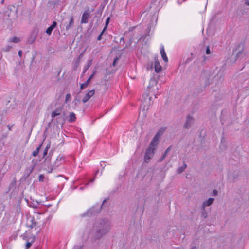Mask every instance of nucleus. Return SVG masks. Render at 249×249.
Wrapping results in <instances>:
<instances>
[{"mask_svg": "<svg viewBox=\"0 0 249 249\" xmlns=\"http://www.w3.org/2000/svg\"><path fill=\"white\" fill-rule=\"evenodd\" d=\"M154 151L155 150L152 149V148L148 147V148L146 150L144 158V160L145 162L148 163L149 162L151 159L154 156Z\"/></svg>", "mask_w": 249, "mask_h": 249, "instance_id": "39448f33", "label": "nucleus"}, {"mask_svg": "<svg viewBox=\"0 0 249 249\" xmlns=\"http://www.w3.org/2000/svg\"><path fill=\"white\" fill-rule=\"evenodd\" d=\"M7 127L9 130H11V126L9 124L8 125Z\"/></svg>", "mask_w": 249, "mask_h": 249, "instance_id": "a19ab883", "label": "nucleus"}, {"mask_svg": "<svg viewBox=\"0 0 249 249\" xmlns=\"http://www.w3.org/2000/svg\"><path fill=\"white\" fill-rule=\"evenodd\" d=\"M204 216L205 218H206L207 215L205 214H204Z\"/></svg>", "mask_w": 249, "mask_h": 249, "instance_id": "c03bdc74", "label": "nucleus"}, {"mask_svg": "<svg viewBox=\"0 0 249 249\" xmlns=\"http://www.w3.org/2000/svg\"><path fill=\"white\" fill-rule=\"evenodd\" d=\"M4 1V0H2L1 1V3H3Z\"/></svg>", "mask_w": 249, "mask_h": 249, "instance_id": "37998d69", "label": "nucleus"}, {"mask_svg": "<svg viewBox=\"0 0 249 249\" xmlns=\"http://www.w3.org/2000/svg\"><path fill=\"white\" fill-rule=\"evenodd\" d=\"M49 148V146L46 147V148L44 149L43 152V157H45L47 154Z\"/></svg>", "mask_w": 249, "mask_h": 249, "instance_id": "c756f323", "label": "nucleus"}, {"mask_svg": "<svg viewBox=\"0 0 249 249\" xmlns=\"http://www.w3.org/2000/svg\"><path fill=\"white\" fill-rule=\"evenodd\" d=\"M83 55V53H82L80 54V55H79V56L78 58H79V59H80V58L82 57Z\"/></svg>", "mask_w": 249, "mask_h": 249, "instance_id": "ea45409f", "label": "nucleus"}, {"mask_svg": "<svg viewBox=\"0 0 249 249\" xmlns=\"http://www.w3.org/2000/svg\"><path fill=\"white\" fill-rule=\"evenodd\" d=\"M76 117L75 113L71 112L70 114L69 121L70 122H73L76 120Z\"/></svg>", "mask_w": 249, "mask_h": 249, "instance_id": "a211bd4d", "label": "nucleus"}, {"mask_svg": "<svg viewBox=\"0 0 249 249\" xmlns=\"http://www.w3.org/2000/svg\"><path fill=\"white\" fill-rule=\"evenodd\" d=\"M186 167H187L186 164L185 163H184L182 166H181L177 169V173L178 174L181 173L182 172H183L184 171V170L186 169Z\"/></svg>", "mask_w": 249, "mask_h": 249, "instance_id": "6ab92c4d", "label": "nucleus"}, {"mask_svg": "<svg viewBox=\"0 0 249 249\" xmlns=\"http://www.w3.org/2000/svg\"><path fill=\"white\" fill-rule=\"evenodd\" d=\"M71 96L70 94H67L66 96L65 102H67L71 98Z\"/></svg>", "mask_w": 249, "mask_h": 249, "instance_id": "2f4dec72", "label": "nucleus"}, {"mask_svg": "<svg viewBox=\"0 0 249 249\" xmlns=\"http://www.w3.org/2000/svg\"><path fill=\"white\" fill-rule=\"evenodd\" d=\"M109 21H110V17H108L106 19L105 26L103 29V32H105V30H106V29L109 24Z\"/></svg>", "mask_w": 249, "mask_h": 249, "instance_id": "393cba45", "label": "nucleus"}, {"mask_svg": "<svg viewBox=\"0 0 249 249\" xmlns=\"http://www.w3.org/2000/svg\"><path fill=\"white\" fill-rule=\"evenodd\" d=\"M56 25H57L56 22L53 21V24L46 29V33L48 35H50L52 32V31L56 26Z\"/></svg>", "mask_w": 249, "mask_h": 249, "instance_id": "f8f14e48", "label": "nucleus"}, {"mask_svg": "<svg viewBox=\"0 0 249 249\" xmlns=\"http://www.w3.org/2000/svg\"><path fill=\"white\" fill-rule=\"evenodd\" d=\"M110 229V225L108 223H104L103 225L100 224L99 229L96 231V238H100L102 236L107 233Z\"/></svg>", "mask_w": 249, "mask_h": 249, "instance_id": "7ed1b4c3", "label": "nucleus"}, {"mask_svg": "<svg viewBox=\"0 0 249 249\" xmlns=\"http://www.w3.org/2000/svg\"><path fill=\"white\" fill-rule=\"evenodd\" d=\"M32 237H35V236L31 234L30 232L27 231H26V232L22 235L23 240H25L26 241H30V238Z\"/></svg>", "mask_w": 249, "mask_h": 249, "instance_id": "1a4fd4ad", "label": "nucleus"}, {"mask_svg": "<svg viewBox=\"0 0 249 249\" xmlns=\"http://www.w3.org/2000/svg\"><path fill=\"white\" fill-rule=\"evenodd\" d=\"M213 195H214V196L216 195H217V190H214L213 191Z\"/></svg>", "mask_w": 249, "mask_h": 249, "instance_id": "4c0bfd02", "label": "nucleus"}, {"mask_svg": "<svg viewBox=\"0 0 249 249\" xmlns=\"http://www.w3.org/2000/svg\"><path fill=\"white\" fill-rule=\"evenodd\" d=\"M26 225L31 229H34L35 230H37V233L39 232L40 230V226L38 225V223L37 222L35 221L33 217L30 216L27 218Z\"/></svg>", "mask_w": 249, "mask_h": 249, "instance_id": "20e7f679", "label": "nucleus"}, {"mask_svg": "<svg viewBox=\"0 0 249 249\" xmlns=\"http://www.w3.org/2000/svg\"><path fill=\"white\" fill-rule=\"evenodd\" d=\"M73 23V19L71 18L70 21L69 25L66 26V29H69Z\"/></svg>", "mask_w": 249, "mask_h": 249, "instance_id": "cd10ccee", "label": "nucleus"}, {"mask_svg": "<svg viewBox=\"0 0 249 249\" xmlns=\"http://www.w3.org/2000/svg\"><path fill=\"white\" fill-rule=\"evenodd\" d=\"M245 4L246 5L249 6V0H246Z\"/></svg>", "mask_w": 249, "mask_h": 249, "instance_id": "e433bc0d", "label": "nucleus"}, {"mask_svg": "<svg viewBox=\"0 0 249 249\" xmlns=\"http://www.w3.org/2000/svg\"><path fill=\"white\" fill-rule=\"evenodd\" d=\"M88 17H82L81 19V23H86L88 22Z\"/></svg>", "mask_w": 249, "mask_h": 249, "instance_id": "a878e982", "label": "nucleus"}, {"mask_svg": "<svg viewBox=\"0 0 249 249\" xmlns=\"http://www.w3.org/2000/svg\"><path fill=\"white\" fill-rule=\"evenodd\" d=\"M104 32H103V30L102 32L101 33V34L98 36L97 39L98 40H100L102 39V35L103 34Z\"/></svg>", "mask_w": 249, "mask_h": 249, "instance_id": "72a5a7b5", "label": "nucleus"}, {"mask_svg": "<svg viewBox=\"0 0 249 249\" xmlns=\"http://www.w3.org/2000/svg\"><path fill=\"white\" fill-rule=\"evenodd\" d=\"M18 54L20 57H21L22 54V51L21 50H19L18 52Z\"/></svg>", "mask_w": 249, "mask_h": 249, "instance_id": "f704fd0d", "label": "nucleus"}, {"mask_svg": "<svg viewBox=\"0 0 249 249\" xmlns=\"http://www.w3.org/2000/svg\"><path fill=\"white\" fill-rule=\"evenodd\" d=\"M36 36H31V37L28 39L27 42L29 44H32L36 40Z\"/></svg>", "mask_w": 249, "mask_h": 249, "instance_id": "5701e85b", "label": "nucleus"}, {"mask_svg": "<svg viewBox=\"0 0 249 249\" xmlns=\"http://www.w3.org/2000/svg\"><path fill=\"white\" fill-rule=\"evenodd\" d=\"M13 46L11 45H8L6 46L4 48H3V51L4 52H9L12 48Z\"/></svg>", "mask_w": 249, "mask_h": 249, "instance_id": "b1692460", "label": "nucleus"}, {"mask_svg": "<svg viewBox=\"0 0 249 249\" xmlns=\"http://www.w3.org/2000/svg\"><path fill=\"white\" fill-rule=\"evenodd\" d=\"M160 8L161 3L160 0H154L150 3L149 7L144 11L143 14L145 13V16L158 15Z\"/></svg>", "mask_w": 249, "mask_h": 249, "instance_id": "f257e3e1", "label": "nucleus"}, {"mask_svg": "<svg viewBox=\"0 0 249 249\" xmlns=\"http://www.w3.org/2000/svg\"><path fill=\"white\" fill-rule=\"evenodd\" d=\"M44 176L43 175H40L38 177V180L39 181H43Z\"/></svg>", "mask_w": 249, "mask_h": 249, "instance_id": "7c9ffc66", "label": "nucleus"}, {"mask_svg": "<svg viewBox=\"0 0 249 249\" xmlns=\"http://www.w3.org/2000/svg\"><path fill=\"white\" fill-rule=\"evenodd\" d=\"M21 41V39L19 37H18L16 36H14L11 37L8 40L9 43H18Z\"/></svg>", "mask_w": 249, "mask_h": 249, "instance_id": "dca6fc26", "label": "nucleus"}, {"mask_svg": "<svg viewBox=\"0 0 249 249\" xmlns=\"http://www.w3.org/2000/svg\"><path fill=\"white\" fill-rule=\"evenodd\" d=\"M73 249H81V247H80V246L75 247Z\"/></svg>", "mask_w": 249, "mask_h": 249, "instance_id": "58836bf2", "label": "nucleus"}, {"mask_svg": "<svg viewBox=\"0 0 249 249\" xmlns=\"http://www.w3.org/2000/svg\"><path fill=\"white\" fill-rule=\"evenodd\" d=\"M164 130V129L161 128L157 132L154 137L152 140L148 147L152 148V149L154 150H155L159 143L160 138L162 135Z\"/></svg>", "mask_w": 249, "mask_h": 249, "instance_id": "f03ea898", "label": "nucleus"}, {"mask_svg": "<svg viewBox=\"0 0 249 249\" xmlns=\"http://www.w3.org/2000/svg\"><path fill=\"white\" fill-rule=\"evenodd\" d=\"M36 237H32L30 238V241H26L27 243L25 245V249H29V248L32 246V244L35 242Z\"/></svg>", "mask_w": 249, "mask_h": 249, "instance_id": "f3484780", "label": "nucleus"}, {"mask_svg": "<svg viewBox=\"0 0 249 249\" xmlns=\"http://www.w3.org/2000/svg\"><path fill=\"white\" fill-rule=\"evenodd\" d=\"M143 102L145 105H149L151 104V97H149L148 95L145 94L143 95Z\"/></svg>", "mask_w": 249, "mask_h": 249, "instance_id": "2eb2a0df", "label": "nucleus"}, {"mask_svg": "<svg viewBox=\"0 0 249 249\" xmlns=\"http://www.w3.org/2000/svg\"><path fill=\"white\" fill-rule=\"evenodd\" d=\"M194 119L190 115H188L187 117V120L184 125V127L186 128H189L191 127V125L194 123Z\"/></svg>", "mask_w": 249, "mask_h": 249, "instance_id": "423d86ee", "label": "nucleus"}, {"mask_svg": "<svg viewBox=\"0 0 249 249\" xmlns=\"http://www.w3.org/2000/svg\"><path fill=\"white\" fill-rule=\"evenodd\" d=\"M191 249H197L196 246H194L192 248H191Z\"/></svg>", "mask_w": 249, "mask_h": 249, "instance_id": "79ce46f5", "label": "nucleus"}, {"mask_svg": "<svg viewBox=\"0 0 249 249\" xmlns=\"http://www.w3.org/2000/svg\"><path fill=\"white\" fill-rule=\"evenodd\" d=\"M92 64V60H89L87 62V64L85 66L84 68V72H86L87 70L91 66Z\"/></svg>", "mask_w": 249, "mask_h": 249, "instance_id": "aec40b11", "label": "nucleus"}, {"mask_svg": "<svg viewBox=\"0 0 249 249\" xmlns=\"http://www.w3.org/2000/svg\"><path fill=\"white\" fill-rule=\"evenodd\" d=\"M11 7H13V8H15L14 6L12 5V6H10Z\"/></svg>", "mask_w": 249, "mask_h": 249, "instance_id": "a18cd8bd", "label": "nucleus"}, {"mask_svg": "<svg viewBox=\"0 0 249 249\" xmlns=\"http://www.w3.org/2000/svg\"><path fill=\"white\" fill-rule=\"evenodd\" d=\"M94 93L95 90L93 89L89 91L82 99L83 102H87L91 97H92L94 95Z\"/></svg>", "mask_w": 249, "mask_h": 249, "instance_id": "0eeeda50", "label": "nucleus"}, {"mask_svg": "<svg viewBox=\"0 0 249 249\" xmlns=\"http://www.w3.org/2000/svg\"><path fill=\"white\" fill-rule=\"evenodd\" d=\"M95 74V72H94L89 77V78L86 80V81L84 83H82L80 85V89H83L86 87H87V86L89 83L91 79L94 77V75Z\"/></svg>", "mask_w": 249, "mask_h": 249, "instance_id": "6e6552de", "label": "nucleus"}, {"mask_svg": "<svg viewBox=\"0 0 249 249\" xmlns=\"http://www.w3.org/2000/svg\"><path fill=\"white\" fill-rule=\"evenodd\" d=\"M154 67L155 71L157 73L160 72L161 71V66L160 65L158 59H155V60Z\"/></svg>", "mask_w": 249, "mask_h": 249, "instance_id": "ddd939ff", "label": "nucleus"}, {"mask_svg": "<svg viewBox=\"0 0 249 249\" xmlns=\"http://www.w3.org/2000/svg\"><path fill=\"white\" fill-rule=\"evenodd\" d=\"M42 145V144H40L36 149V150L34 151L32 153V155L34 157H36L38 155L39 152L40 151V149Z\"/></svg>", "mask_w": 249, "mask_h": 249, "instance_id": "412c9836", "label": "nucleus"}, {"mask_svg": "<svg viewBox=\"0 0 249 249\" xmlns=\"http://www.w3.org/2000/svg\"><path fill=\"white\" fill-rule=\"evenodd\" d=\"M118 60V58H115L114 60V62H113V66H115L116 63H117V61Z\"/></svg>", "mask_w": 249, "mask_h": 249, "instance_id": "c9c22d12", "label": "nucleus"}, {"mask_svg": "<svg viewBox=\"0 0 249 249\" xmlns=\"http://www.w3.org/2000/svg\"><path fill=\"white\" fill-rule=\"evenodd\" d=\"M93 10V8H91L90 10H89L88 11H85L82 16H89V14H90V12L91 11H92Z\"/></svg>", "mask_w": 249, "mask_h": 249, "instance_id": "bb28decb", "label": "nucleus"}, {"mask_svg": "<svg viewBox=\"0 0 249 249\" xmlns=\"http://www.w3.org/2000/svg\"><path fill=\"white\" fill-rule=\"evenodd\" d=\"M62 107L56 108L54 111H53L51 113V117L52 118V120H53L55 116L60 115L62 112Z\"/></svg>", "mask_w": 249, "mask_h": 249, "instance_id": "9d476101", "label": "nucleus"}, {"mask_svg": "<svg viewBox=\"0 0 249 249\" xmlns=\"http://www.w3.org/2000/svg\"><path fill=\"white\" fill-rule=\"evenodd\" d=\"M157 83V81L156 80V79L155 78H151L150 81V84H151L152 85H154V84H156Z\"/></svg>", "mask_w": 249, "mask_h": 249, "instance_id": "c85d7f7f", "label": "nucleus"}, {"mask_svg": "<svg viewBox=\"0 0 249 249\" xmlns=\"http://www.w3.org/2000/svg\"><path fill=\"white\" fill-rule=\"evenodd\" d=\"M206 53L207 54H210L211 53V51H210L209 46H208L207 47V48L206 50Z\"/></svg>", "mask_w": 249, "mask_h": 249, "instance_id": "473e14b6", "label": "nucleus"}, {"mask_svg": "<svg viewBox=\"0 0 249 249\" xmlns=\"http://www.w3.org/2000/svg\"><path fill=\"white\" fill-rule=\"evenodd\" d=\"M214 199L213 198H210L207 201H204L203 203V207L204 208L206 206H210L214 201Z\"/></svg>", "mask_w": 249, "mask_h": 249, "instance_id": "4468645a", "label": "nucleus"}, {"mask_svg": "<svg viewBox=\"0 0 249 249\" xmlns=\"http://www.w3.org/2000/svg\"><path fill=\"white\" fill-rule=\"evenodd\" d=\"M170 149H171V147H169L166 150V151H165V153L164 154H163V155L162 156V157H161V159H160L159 161H162L166 157L167 153L170 151Z\"/></svg>", "mask_w": 249, "mask_h": 249, "instance_id": "4be33fe9", "label": "nucleus"}, {"mask_svg": "<svg viewBox=\"0 0 249 249\" xmlns=\"http://www.w3.org/2000/svg\"><path fill=\"white\" fill-rule=\"evenodd\" d=\"M160 54L161 55V57H162L163 60L165 62H167L168 60V58L166 55L163 46H161L160 47Z\"/></svg>", "mask_w": 249, "mask_h": 249, "instance_id": "9b49d317", "label": "nucleus"}]
</instances>
